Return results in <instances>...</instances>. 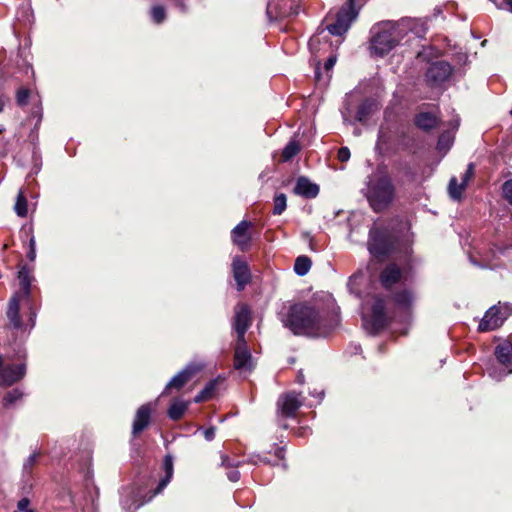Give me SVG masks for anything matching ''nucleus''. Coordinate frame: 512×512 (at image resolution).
I'll return each instance as SVG.
<instances>
[{"label": "nucleus", "instance_id": "f257e3e1", "mask_svg": "<svg viewBox=\"0 0 512 512\" xmlns=\"http://www.w3.org/2000/svg\"><path fill=\"white\" fill-rule=\"evenodd\" d=\"M327 299L292 305L281 320L283 326L297 336L327 337L340 323L333 301Z\"/></svg>", "mask_w": 512, "mask_h": 512}, {"label": "nucleus", "instance_id": "f03ea898", "mask_svg": "<svg viewBox=\"0 0 512 512\" xmlns=\"http://www.w3.org/2000/svg\"><path fill=\"white\" fill-rule=\"evenodd\" d=\"M402 24L393 21H382L371 29L370 52L377 57H383L393 50L403 40Z\"/></svg>", "mask_w": 512, "mask_h": 512}, {"label": "nucleus", "instance_id": "7ed1b4c3", "mask_svg": "<svg viewBox=\"0 0 512 512\" xmlns=\"http://www.w3.org/2000/svg\"><path fill=\"white\" fill-rule=\"evenodd\" d=\"M367 200L375 212L388 208L395 198V186L386 173H377L369 178Z\"/></svg>", "mask_w": 512, "mask_h": 512}, {"label": "nucleus", "instance_id": "20e7f679", "mask_svg": "<svg viewBox=\"0 0 512 512\" xmlns=\"http://www.w3.org/2000/svg\"><path fill=\"white\" fill-rule=\"evenodd\" d=\"M357 16L358 10L355 8V0H347L337 12L335 22L327 26L328 32L335 36L344 35Z\"/></svg>", "mask_w": 512, "mask_h": 512}, {"label": "nucleus", "instance_id": "39448f33", "mask_svg": "<svg viewBox=\"0 0 512 512\" xmlns=\"http://www.w3.org/2000/svg\"><path fill=\"white\" fill-rule=\"evenodd\" d=\"M388 324L386 314V303L381 297H375L371 307V315L363 317V326L369 334L375 335L383 330Z\"/></svg>", "mask_w": 512, "mask_h": 512}, {"label": "nucleus", "instance_id": "423d86ee", "mask_svg": "<svg viewBox=\"0 0 512 512\" xmlns=\"http://www.w3.org/2000/svg\"><path fill=\"white\" fill-rule=\"evenodd\" d=\"M20 301H24L28 307L33 306L31 300V287L20 288V291L15 293L9 300L6 315L10 326L15 330H19L23 326L19 313Z\"/></svg>", "mask_w": 512, "mask_h": 512}, {"label": "nucleus", "instance_id": "0eeeda50", "mask_svg": "<svg viewBox=\"0 0 512 512\" xmlns=\"http://www.w3.org/2000/svg\"><path fill=\"white\" fill-rule=\"evenodd\" d=\"M368 250L375 257L386 256L394 250V241L386 231L374 227L369 232Z\"/></svg>", "mask_w": 512, "mask_h": 512}, {"label": "nucleus", "instance_id": "6e6552de", "mask_svg": "<svg viewBox=\"0 0 512 512\" xmlns=\"http://www.w3.org/2000/svg\"><path fill=\"white\" fill-rule=\"evenodd\" d=\"M508 307L501 304L490 307L481 319L478 330L493 331L499 328L508 317Z\"/></svg>", "mask_w": 512, "mask_h": 512}, {"label": "nucleus", "instance_id": "1a4fd4ad", "mask_svg": "<svg viewBox=\"0 0 512 512\" xmlns=\"http://www.w3.org/2000/svg\"><path fill=\"white\" fill-rule=\"evenodd\" d=\"M453 72L452 66L446 61H436L430 64L425 77L431 87H439L449 80Z\"/></svg>", "mask_w": 512, "mask_h": 512}, {"label": "nucleus", "instance_id": "9d476101", "mask_svg": "<svg viewBox=\"0 0 512 512\" xmlns=\"http://www.w3.org/2000/svg\"><path fill=\"white\" fill-rule=\"evenodd\" d=\"M298 13L299 7L289 0H270L267 3L266 14L270 21L284 19Z\"/></svg>", "mask_w": 512, "mask_h": 512}, {"label": "nucleus", "instance_id": "9b49d317", "mask_svg": "<svg viewBox=\"0 0 512 512\" xmlns=\"http://www.w3.org/2000/svg\"><path fill=\"white\" fill-rule=\"evenodd\" d=\"M252 324V315L249 306L245 303H239L235 307L233 317V329L236 332V340H246L245 334Z\"/></svg>", "mask_w": 512, "mask_h": 512}, {"label": "nucleus", "instance_id": "f8f14e48", "mask_svg": "<svg viewBox=\"0 0 512 512\" xmlns=\"http://www.w3.org/2000/svg\"><path fill=\"white\" fill-rule=\"evenodd\" d=\"M204 363H188L181 371H179L171 380L166 384L162 394H165L170 389L180 390L194 375L204 368Z\"/></svg>", "mask_w": 512, "mask_h": 512}, {"label": "nucleus", "instance_id": "ddd939ff", "mask_svg": "<svg viewBox=\"0 0 512 512\" xmlns=\"http://www.w3.org/2000/svg\"><path fill=\"white\" fill-rule=\"evenodd\" d=\"M253 359L246 340H236L234 349V368L241 372H250L253 369Z\"/></svg>", "mask_w": 512, "mask_h": 512}, {"label": "nucleus", "instance_id": "4468645a", "mask_svg": "<svg viewBox=\"0 0 512 512\" xmlns=\"http://www.w3.org/2000/svg\"><path fill=\"white\" fill-rule=\"evenodd\" d=\"M302 405L300 393L289 392L279 397L277 401L278 413L280 416L291 418Z\"/></svg>", "mask_w": 512, "mask_h": 512}, {"label": "nucleus", "instance_id": "2eb2a0df", "mask_svg": "<svg viewBox=\"0 0 512 512\" xmlns=\"http://www.w3.org/2000/svg\"><path fill=\"white\" fill-rule=\"evenodd\" d=\"M252 226L253 224L250 221L242 220L231 231L232 242L241 251L248 250L251 245L252 237L250 229Z\"/></svg>", "mask_w": 512, "mask_h": 512}, {"label": "nucleus", "instance_id": "dca6fc26", "mask_svg": "<svg viewBox=\"0 0 512 512\" xmlns=\"http://www.w3.org/2000/svg\"><path fill=\"white\" fill-rule=\"evenodd\" d=\"M232 272L236 281L237 290L242 291L251 280V273L248 264L239 256L232 261Z\"/></svg>", "mask_w": 512, "mask_h": 512}, {"label": "nucleus", "instance_id": "f3484780", "mask_svg": "<svg viewBox=\"0 0 512 512\" xmlns=\"http://www.w3.org/2000/svg\"><path fill=\"white\" fill-rule=\"evenodd\" d=\"M25 374L26 365L24 363L8 365L0 371V386H11L21 380Z\"/></svg>", "mask_w": 512, "mask_h": 512}, {"label": "nucleus", "instance_id": "a211bd4d", "mask_svg": "<svg viewBox=\"0 0 512 512\" xmlns=\"http://www.w3.org/2000/svg\"><path fill=\"white\" fill-rule=\"evenodd\" d=\"M402 278V271L397 264L387 265L379 275V281L386 290L392 289Z\"/></svg>", "mask_w": 512, "mask_h": 512}, {"label": "nucleus", "instance_id": "6ab92c4d", "mask_svg": "<svg viewBox=\"0 0 512 512\" xmlns=\"http://www.w3.org/2000/svg\"><path fill=\"white\" fill-rule=\"evenodd\" d=\"M401 25L402 29H399L402 37L404 38L408 32L413 33L416 37L422 38L427 32V26L425 22L419 19L403 18L397 22Z\"/></svg>", "mask_w": 512, "mask_h": 512}, {"label": "nucleus", "instance_id": "aec40b11", "mask_svg": "<svg viewBox=\"0 0 512 512\" xmlns=\"http://www.w3.org/2000/svg\"><path fill=\"white\" fill-rule=\"evenodd\" d=\"M497 361L503 365L507 372L504 375L512 373V343L505 340L495 347L494 351Z\"/></svg>", "mask_w": 512, "mask_h": 512}, {"label": "nucleus", "instance_id": "412c9836", "mask_svg": "<svg viewBox=\"0 0 512 512\" xmlns=\"http://www.w3.org/2000/svg\"><path fill=\"white\" fill-rule=\"evenodd\" d=\"M151 413L152 408L149 403L138 408L132 426V434L134 436L138 435L148 427L151 419Z\"/></svg>", "mask_w": 512, "mask_h": 512}, {"label": "nucleus", "instance_id": "4be33fe9", "mask_svg": "<svg viewBox=\"0 0 512 512\" xmlns=\"http://www.w3.org/2000/svg\"><path fill=\"white\" fill-rule=\"evenodd\" d=\"M510 246H498L496 244L493 245L486 253L481 255V261H476L474 258L470 257V261L473 265L481 267V268H490L492 269L494 265L491 263L494 259L497 258L499 254H504L506 250L511 249Z\"/></svg>", "mask_w": 512, "mask_h": 512}, {"label": "nucleus", "instance_id": "5701e85b", "mask_svg": "<svg viewBox=\"0 0 512 512\" xmlns=\"http://www.w3.org/2000/svg\"><path fill=\"white\" fill-rule=\"evenodd\" d=\"M294 193L310 199L318 195L319 187L317 184L312 183L307 177L300 176L296 181Z\"/></svg>", "mask_w": 512, "mask_h": 512}, {"label": "nucleus", "instance_id": "b1692460", "mask_svg": "<svg viewBox=\"0 0 512 512\" xmlns=\"http://www.w3.org/2000/svg\"><path fill=\"white\" fill-rule=\"evenodd\" d=\"M391 299L396 307L409 311L414 303V294L410 289H402L392 294Z\"/></svg>", "mask_w": 512, "mask_h": 512}, {"label": "nucleus", "instance_id": "393cba45", "mask_svg": "<svg viewBox=\"0 0 512 512\" xmlns=\"http://www.w3.org/2000/svg\"><path fill=\"white\" fill-rule=\"evenodd\" d=\"M163 468L165 471V476L161 478L158 483V486L153 491V494L149 497L148 501H150L155 495L162 492V490L169 484L173 476V458L171 455H166L163 461Z\"/></svg>", "mask_w": 512, "mask_h": 512}, {"label": "nucleus", "instance_id": "a878e982", "mask_svg": "<svg viewBox=\"0 0 512 512\" xmlns=\"http://www.w3.org/2000/svg\"><path fill=\"white\" fill-rule=\"evenodd\" d=\"M415 125L424 131L435 128L438 124L437 117L430 112H421L415 116Z\"/></svg>", "mask_w": 512, "mask_h": 512}, {"label": "nucleus", "instance_id": "bb28decb", "mask_svg": "<svg viewBox=\"0 0 512 512\" xmlns=\"http://www.w3.org/2000/svg\"><path fill=\"white\" fill-rule=\"evenodd\" d=\"M189 404V401H184L182 399H174L168 408V417L173 421L181 419L185 412L187 411Z\"/></svg>", "mask_w": 512, "mask_h": 512}, {"label": "nucleus", "instance_id": "cd10ccee", "mask_svg": "<svg viewBox=\"0 0 512 512\" xmlns=\"http://www.w3.org/2000/svg\"><path fill=\"white\" fill-rule=\"evenodd\" d=\"M311 265L312 262L309 257L298 256L294 263V271L298 276H304L309 272Z\"/></svg>", "mask_w": 512, "mask_h": 512}, {"label": "nucleus", "instance_id": "c85d7f7f", "mask_svg": "<svg viewBox=\"0 0 512 512\" xmlns=\"http://www.w3.org/2000/svg\"><path fill=\"white\" fill-rule=\"evenodd\" d=\"M372 110V102L368 99L362 101L356 111L355 121L364 122L370 115Z\"/></svg>", "mask_w": 512, "mask_h": 512}, {"label": "nucleus", "instance_id": "c756f323", "mask_svg": "<svg viewBox=\"0 0 512 512\" xmlns=\"http://www.w3.org/2000/svg\"><path fill=\"white\" fill-rule=\"evenodd\" d=\"M465 186L462 183H458L455 177H452L449 181L448 191L449 195L453 200H460L462 198Z\"/></svg>", "mask_w": 512, "mask_h": 512}, {"label": "nucleus", "instance_id": "7c9ffc66", "mask_svg": "<svg viewBox=\"0 0 512 512\" xmlns=\"http://www.w3.org/2000/svg\"><path fill=\"white\" fill-rule=\"evenodd\" d=\"M14 210H15V213L19 217H26L27 216L28 204H27V199L24 196V193H23L22 190H20L18 192V195H17V198H16V202H15V205H14Z\"/></svg>", "mask_w": 512, "mask_h": 512}, {"label": "nucleus", "instance_id": "2f4dec72", "mask_svg": "<svg viewBox=\"0 0 512 512\" xmlns=\"http://www.w3.org/2000/svg\"><path fill=\"white\" fill-rule=\"evenodd\" d=\"M300 151V146L297 141L291 140L287 143L282 151V158L284 161H289L295 157Z\"/></svg>", "mask_w": 512, "mask_h": 512}, {"label": "nucleus", "instance_id": "473e14b6", "mask_svg": "<svg viewBox=\"0 0 512 512\" xmlns=\"http://www.w3.org/2000/svg\"><path fill=\"white\" fill-rule=\"evenodd\" d=\"M23 395V392L19 388L8 391L3 398V406L6 408L12 406L18 400L22 399Z\"/></svg>", "mask_w": 512, "mask_h": 512}, {"label": "nucleus", "instance_id": "72a5a7b5", "mask_svg": "<svg viewBox=\"0 0 512 512\" xmlns=\"http://www.w3.org/2000/svg\"><path fill=\"white\" fill-rule=\"evenodd\" d=\"M150 16L155 24H161L166 19L165 7L159 4L152 6Z\"/></svg>", "mask_w": 512, "mask_h": 512}, {"label": "nucleus", "instance_id": "f704fd0d", "mask_svg": "<svg viewBox=\"0 0 512 512\" xmlns=\"http://www.w3.org/2000/svg\"><path fill=\"white\" fill-rule=\"evenodd\" d=\"M287 207V198L284 193H279L274 197L273 214L281 215Z\"/></svg>", "mask_w": 512, "mask_h": 512}, {"label": "nucleus", "instance_id": "c9c22d12", "mask_svg": "<svg viewBox=\"0 0 512 512\" xmlns=\"http://www.w3.org/2000/svg\"><path fill=\"white\" fill-rule=\"evenodd\" d=\"M453 143V137L449 132L442 133L437 142V149L439 151H447Z\"/></svg>", "mask_w": 512, "mask_h": 512}, {"label": "nucleus", "instance_id": "e433bc0d", "mask_svg": "<svg viewBox=\"0 0 512 512\" xmlns=\"http://www.w3.org/2000/svg\"><path fill=\"white\" fill-rule=\"evenodd\" d=\"M18 279H19V285L20 288H27L31 287L32 284V276L30 274V271L25 266L22 267L18 272Z\"/></svg>", "mask_w": 512, "mask_h": 512}, {"label": "nucleus", "instance_id": "4c0bfd02", "mask_svg": "<svg viewBox=\"0 0 512 512\" xmlns=\"http://www.w3.org/2000/svg\"><path fill=\"white\" fill-rule=\"evenodd\" d=\"M502 196L512 206V178L502 184Z\"/></svg>", "mask_w": 512, "mask_h": 512}, {"label": "nucleus", "instance_id": "58836bf2", "mask_svg": "<svg viewBox=\"0 0 512 512\" xmlns=\"http://www.w3.org/2000/svg\"><path fill=\"white\" fill-rule=\"evenodd\" d=\"M39 456L38 452L32 453L23 463V472L26 474L31 473L33 466L35 465L37 458Z\"/></svg>", "mask_w": 512, "mask_h": 512}, {"label": "nucleus", "instance_id": "ea45409f", "mask_svg": "<svg viewBox=\"0 0 512 512\" xmlns=\"http://www.w3.org/2000/svg\"><path fill=\"white\" fill-rule=\"evenodd\" d=\"M29 94H30V92L27 88H20L17 91V95H16V100H17L18 105H20V106L26 105L28 102Z\"/></svg>", "mask_w": 512, "mask_h": 512}, {"label": "nucleus", "instance_id": "a19ab883", "mask_svg": "<svg viewBox=\"0 0 512 512\" xmlns=\"http://www.w3.org/2000/svg\"><path fill=\"white\" fill-rule=\"evenodd\" d=\"M249 462L252 464H255V465L259 464V463L271 464V465L278 464V462H271L266 456H261L260 454L251 455L249 458Z\"/></svg>", "mask_w": 512, "mask_h": 512}, {"label": "nucleus", "instance_id": "79ce46f5", "mask_svg": "<svg viewBox=\"0 0 512 512\" xmlns=\"http://www.w3.org/2000/svg\"><path fill=\"white\" fill-rule=\"evenodd\" d=\"M30 500L26 497L20 499L17 503V509L20 512H35L30 507Z\"/></svg>", "mask_w": 512, "mask_h": 512}, {"label": "nucleus", "instance_id": "37998d69", "mask_svg": "<svg viewBox=\"0 0 512 512\" xmlns=\"http://www.w3.org/2000/svg\"><path fill=\"white\" fill-rule=\"evenodd\" d=\"M216 386H217V381L216 380H210L205 385V387L201 390V392H202V394H204L207 397V399H209L210 396L212 395V393L214 392Z\"/></svg>", "mask_w": 512, "mask_h": 512}, {"label": "nucleus", "instance_id": "c03bdc74", "mask_svg": "<svg viewBox=\"0 0 512 512\" xmlns=\"http://www.w3.org/2000/svg\"><path fill=\"white\" fill-rule=\"evenodd\" d=\"M473 174H474V165H473V163H470V164H468L467 169L461 179V183L464 184L465 187H466L468 181L472 178Z\"/></svg>", "mask_w": 512, "mask_h": 512}, {"label": "nucleus", "instance_id": "a18cd8bd", "mask_svg": "<svg viewBox=\"0 0 512 512\" xmlns=\"http://www.w3.org/2000/svg\"><path fill=\"white\" fill-rule=\"evenodd\" d=\"M351 153L348 147H341L338 150L337 157L341 162H347L350 159Z\"/></svg>", "mask_w": 512, "mask_h": 512}, {"label": "nucleus", "instance_id": "49530a36", "mask_svg": "<svg viewBox=\"0 0 512 512\" xmlns=\"http://www.w3.org/2000/svg\"><path fill=\"white\" fill-rule=\"evenodd\" d=\"M172 2L181 13H187L189 11L187 0H172Z\"/></svg>", "mask_w": 512, "mask_h": 512}, {"label": "nucleus", "instance_id": "de8ad7c7", "mask_svg": "<svg viewBox=\"0 0 512 512\" xmlns=\"http://www.w3.org/2000/svg\"><path fill=\"white\" fill-rule=\"evenodd\" d=\"M239 462H233L227 455H221V466L229 468V467H238Z\"/></svg>", "mask_w": 512, "mask_h": 512}, {"label": "nucleus", "instance_id": "09e8293b", "mask_svg": "<svg viewBox=\"0 0 512 512\" xmlns=\"http://www.w3.org/2000/svg\"><path fill=\"white\" fill-rule=\"evenodd\" d=\"M497 8L501 10H506L512 13V0H498Z\"/></svg>", "mask_w": 512, "mask_h": 512}, {"label": "nucleus", "instance_id": "8fccbe9b", "mask_svg": "<svg viewBox=\"0 0 512 512\" xmlns=\"http://www.w3.org/2000/svg\"><path fill=\"white\" fill-rule=\"evenodd\" d=\"M215 432H216V428L211 426L207 429H204L203 430V435H204V438L207 440V441H212L215 437Z\"/></svg>", "mask_w": 512, "mask_h": 512}, {"label": "nucleus", "instance_id": "3c124183", "mask_svg": "<svg viewBox=\"0 0 512 512\" xmlns=\"http://www.w3.org/2000/svg\"><path fill=\"white\" fill-rule=\"evenodd\" d=\"M227 478L231 481V482H237L239 479H240V472L236 469L234 470H231L227 473Z\"/></svg>", "mask_w": 512, "mask_h": 512}, {"label": "nucleus", "instance_id": "603ef678", "mask_svg": "<svg viewBox=\"0 0 512 512\" xmlns=\"http://www.w3.org/2000/svg\"><path fill=\"white\" fill-rule=\"evenodd\" d=\"M335 63H336V58L335 57H329L325 61V64H324L325 70H327V71L331 70L334 67Z\"/></svg>", "mask_w": 512, "mask_h": 512}, {"label": "nucleus", "instance_id": "864d4df0", "mask_svg": "<svg viewBox=\"0 0 512 512\" xmlns=\"http://www.w3.org/2000/svg\"><path fill=\"white\" fill-rule=\"evenodd\" d=\"M29 309V321L31 323V327H34L35 325V319H36V311L33 306L28 307Z\"/></svg>", "mask_w": 512, "mask_h": 512}, {"label": "nucleus", "instance_id": "5fc2aeb1", "mask_svg": "<svg viewBox=\"0 0 512 512\" xmlns=\"http://www.w3.org/2000/svg\"><path fill=\"white\" fill-rule=\"evenodd\" d=\"M278 460H284L285 449L284 447H277L274 452Z\"/></svg>", "mask_w": 512, "mask_h": 512}, {"label": "nucleus", "instance_id": "6e6d98bb", "mask_svg": "<svg viewBox=\"0 0 512 512\" xmlns=\"http://www.w3.org/2000/svg\"><path fill=\"white\" fill-rule=\"evenodd\" d=\"M205 400H207V397L204 394H202L201 391L194 398V402L195 403H200V402L205 401Z\"/></svg>", "mask_w": 512, "mask_h": 512}, {"label": "nucleus", "instance_id": "4d7b16f0", "mask_svg": "<svg viewBox=\"0 0 512 512\" xmlns=\"http://www.w3.org/2000/svg\"><path fill=\"white\" fill-rule=\"evenodd\" d=\"M27 257L30 261H34L36 258V249H34V248L29 249V251L27 253Z\"/></svg>", "mask_w": 512, "mask_h": 512}, {"label": "nucleus", "instance_id": "13d9d810", "mask_svg": "<svg viewBox=\"0 0 512 512\" xmlns=\"http://www.w3.org/2000/svg\"><path fill=\"white\" fill-rule=\"evenodd\" d=\"M342 116L344 122L349 121V108H345V110L342 111Z\"/></svg>", "mask_w": 512, "mask_h": 512}, {"label": "nucleus", "instance_id": "bf43d9fd", "mask_svg": "<svg viewBox=\"0 0 512 512\" xmlns=\"http://www.w3.org/2000/svg\"><path fill=\"white\" fill-rule=\"evenodd\" d=\"M34 248L36 249V241L35 238L32 236L29 240V249Z\"/></svg>", "mask_w": 512, "mask_h": 512}, {"label": "nucleus", "instance_id": "052dcab7", "mask_svg": "<svg viewBox=\"0 0 512 512\" xmlns=\"http://www.w3.org/2000/svg\"><path fill=\"white\" fill-rule=\"evenodd\" d=\"M297 382H298L299 384H303V383H304V375H303L302 373H299V374L297 375Z\"/></svg>", "mask_w": 512, "mask_h": 512}, {"label": "nucleus", "instance_id": "680f3d73", "mask_svg": "<svg viewBox=\"0 0 512 512\" xmlns=\"http://www.w3.org/2000/svg\"><path fill=\"white\" fill-rule=\"evenodd\" d=\"M318 397H319V400H322L323 397H324V392L323 391H320L318 394Z\"/></svg>", "mask_w": 512, "mask_h": 512}, {"label": "nucleus", "instance_id": "e2e57ef3", "mask_svg": "<svg viewBox=\"0 0 512 512\" xmlns=\"http://www.w3.org/2000/svg\"><path fill=\"white\" fill-rule=\"evenodd\" d=\"M355 277H356V276H351V277L349 278V283H348V286H349V287H350V285L352 284V282L354 281Z\"/></svg>", "mask_w": 512, "mask_h": 512}, {"label": "nucleus", "instance_id": "0e129e2a", "mask_svg": "<svg viewBox=\"0 0 512 512\" xmlns=\"http://www.w3.org/2000/svg\"><path fill=\"white\" fill-rule=\"evenodd\" d=\"M3 105H4L3 100L0 97V112L3 110Z\"/></svg>", "mask_w": 512, "mask_h": 512}, {"label": "nucleus", "instance_id": "69168bd1", "mask_svg": "<svg viewBox=\"0 0 512 512\" xmlns=\"http://www.w3.org/2000/svg\"><path fill=\"white\" fill-rule=\"evenodd\" d=\"M489 1L492 2L495 5V7L497 8V3H499L498 0H489Z\"/></svg>", "mask_w": 512, "mask_h": 512}, {"label": "nucleus", "instance_id": "338daca9", "mask_svg": "<svg viewBox=\"0 0 512 512\" xmlns=\"http://www.w3.org/2000/svg\"><path fill=\"white\" fill-rule=\"evenodd\" d=\"M355 351L358 352V351H361V346H355Z\"/></svg>", "mask_w": 512, "mask_h": 512}, {"label": "nucleus", "instance_id": "774afa93", "mask_svg": "<svg viewBox=\"0 0 512 512\" xmlns=\"http://www.w3.org/2000/svg\"><path fill=\"white\" fill-rule=\"evenodd\" d=\"M281 426L284 428V429H287V424H281Z\"/></svg>", "mask_w": 512, "mask_h": 512}]
</instances>
